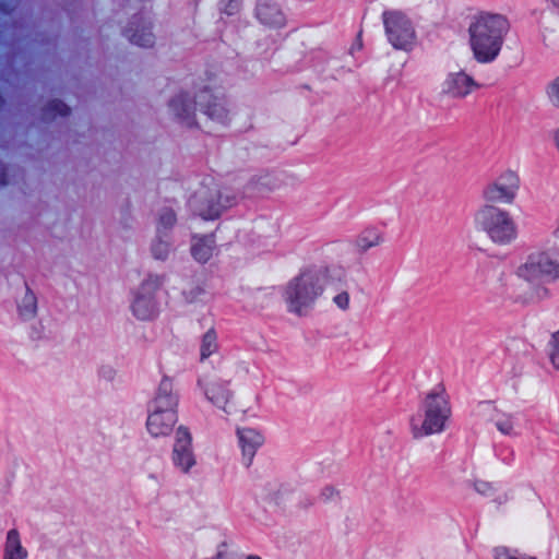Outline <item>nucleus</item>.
<instances>
[{
    "label": "nucleus",
    "instance_id": "f257e3e1",
    "mask_svg": "<svg viewBox=\"0 0 559 559\" xmlns=\"http://www.w3.org/2000/svg\"><path fill=\"white\" fill-rule=\"evenodd\" d=\"M169 110L182 122L195 123L209 131L226 126L231 119L226 99L211 90L200 91L193 99L187 94H178L170 100Z\"/></svg>",
    "mask_w": 559,
    "mask_h": 559
},
{
    "label": "nucleus",
    "instance_id": "f03ea898",
    "mask_svg": "<svg viewBox=\"0 0 559 559\" xmlns=\"http://www.w3.org/2000/svg\"><path fill=\"white\" fill-rule=\"evenodd\" d=\"M335 274V267L313 266L290 280L283 292L288 311L299 316L306 314L325 288L333 283Z\"/></svg>",
    "mask_w": 559,
    "mask_h": 559
},
{
    "label": "nucleus",
    "instance_id": "7ed1b4c3",
    "mask_svg": "<svg viewBox=\"0 0 559 559\" xmlns=\"http://www.w3.org/2000/svg\"><path fill=\"white\" fill-rule=\"evenodd\" d=\"M450 395L443 385H437L421 399L419 406L408 418V430L414 439H423L443 432L451 419Z\"/></svg>",
    "mask_w": 559,
    "mask_h": 559
},
{
    "label": "nucleus",
    "instance_id": "20e7f679",
    "mask_svg": "<svg viewBox=\"0 0 559 559\" xmlns=\"http://www.w3.org/2000/svg\"><path fill=\"white\" fill-rule=\"evenodd\" d=\"M179 393L175 381L165 376L146 405V432L154 439L168 437L178 423Z\"/></svg>",
    "mask_w": 559,
    "mask_h": 559
},
{
    "label": "nucleus",
    "instance_id": "39448f33",
    "mask_svg": "<svg viewBox=\"0 0 559 559\" xmlns=\"http://www.w3.org/2000/svg\"><path fill=\"white\" fill-rule=\"evenodd\" d=\"M509 22L501 14L480 12L469 25V45L474 58L480 63L496 60L509 31Z\"/></svg>",
    "mask_w": 559,
    "mask_h": 559
},
{
    "label": "nucleus",
    "instance_id": "423d86ee",
    "mask_svg": "<svg viewBox=\"0 0 559 559\" xmlns=\"http://www.w3.org/2000/svg\"><path fill=\"white\" fill-rule=\"evenodd\" d=\"M519 278L532 285L527 301H539L548 297L549 292L543 281L559 278V252L552 249L535 251L518 266Z\"/></svg>",
    "mask_w": 559,
    "mask_h": 559
},
{
    "label": "nucleus",
    "instance_id": "0eeeda50",
    "mask_svg": "<svg viewBox=\"0 0 559 559\" xmlns=\"http://www.w3.org/2000/svg\"><path fill=\"white\" fill-rule=\"evenodd\" d=\"M475 222L495 243L508 245L518 236V227L512 215L500 207H480L475 215Z\"/></svg>",
    "mask_w": 559,
    "mask_h": 559
},
{
    "label": "nucleus",
    "instance_id": "6e6552de",
    "mask_svg": "<svg viewBox=\"0 0 559 559\" xmlns=\"http://www.w3.org/2000/svg\"><path fill=\"white\" fill-rule=\"evenodd\" d=\"M384 33L395 49L411 52L417 46L418 37L413 19L400 10H386L382 14Z\"/></svg>",
    "mask_w": 559,
    "mask_h": 559
},
{
    "label": "nucleus",
    "instance_id": "1a4fd4ad",
    "mask_svg": "<svg viewBox=\"0 0 559 559\" xmlns=\"http://www.w3.org/2000/svg\"><path fill=\"white\" fill-rule=\"evenodd\" d=\"M162 278L157 275L148 276L131 294L130 310L132 314L142 321L154 319L160 307Z\"/></svg>",
    "mask_w": 559,
    "mask_h": 559
},
{
    "label": "nucleus",
    "instance_id": "9d476101",
    "mask_svg": "<svg viewBox=\"0 0 559 559\" xmlns=\"http://www.w3.org/2000/svg\"><path fill=\"white\" fill-rule=\"evenodd\" d=\"M170 460L175 469L182 475H191L198 467L192 433L186 426H178L175 431Z\"/></svg>",
    "mask_w": 559,
    "mask_h": 559
},
{
    "label": "nucleus",
    "instance_id": "9b49d317",
    "mask_svg": "<svg viewBox=\"0 0 559 559\" xmlns=\"http://www.w3.org/2000/svg\"><path fill=\"white\" fill-rule=\"evenodd\" d=\"M520 186L519 174L506 169L484 188L483 198L491 203L512 204L519 193Z\"/></svg>",
    "mask_w": 559,
    "mask_h": 559
},
{
    "label": "nucleus",
    "instance_id": "f8f14e48",
    "mask_svg": "<svg viewBox=\"0 0 559 559\" xmlns=\"http://www.w3.org/2000/svg\"><path fill=\"white\" fill-rule=\"evenodd\" d=\"M198 386L213 406L227 415L234 413V394L226 382L215 377L206 376L198 380Z\"/></svg>",
    "mask_w": 559,
    "mask_h": 559
},
{
    "label": "nucleus",
    "instance_id": "ddd939ff",
    "mask_svg": "<svg viewBox=\"0 0 559 559\" xmlns=\"http://www.w3.org/2000/svg\"><path fill=\"white\" fill-rule=\"evenodd\" d=\"M476 87L473 78L463 71L449 72L441 84L442 93L453 98H464Z\"/></svg>",
    "mask_w": 559,
    "mask_h": 559
},
{
    "label": "nucleus",
    "instance_id": "4468645a",
    "mask_svg": "<svg viewBox=\"0 0 559 559\" xmlns=\"http://www.w3.org/2000/svg\"><path fill=\"white\" fill-rule=\"evenodd\" d=\"M480 411L488 416L489 420L503 436L516 437L520 433L518 420L513 414L503 412L490 403H484Z\"/></svg>",
    "mask_w": 559,
    "mask_h": 559
},
{
    "label": "nucleus",
    "instance_id": "2eb2a0df",
    "mask_svg": "<svg viewBox=\"0 0 559 559\" xmlns=\"http://www.w3.org/2000/svg\"><path fill=\"white\" fill-rule=\"evenodd\" d=\"M258 21L270 29H280L286 25V15L273 0H260L255 8Z\"/></svg>",
    "mask_w": 559,
    "mask_h": 559
},
{
    "label": "nucleus",
    "instance_id": "dca6fc26",
    "mask_svg": "<svg viewBox=\"0 0 559 559\" xmlns=\"http://www.w3.org/2000/svg\"><path fill=\"white\" fill-rule=\"evenodd\" d=\"M238 445L246 463H251L259 448L264 443L263 433L252 427H240L236 430Z\"/></svg>",
    "mask_w": 559,
    "mask_h": 559
},
{
    "label": "nucleus",
    "instance_id": "f3484780",
    "mask_svg": "<svg viewBox=\"0 0 559 559\" xmlns=\"http://www.w3.org/2000/svg\"><path fill=\"white\" fill-rule=\"evenodd\" d=\"M29 551L24 545L21 532L17 528H10L5 533L2 548V559H28Z\"/></svg>",
    "mask_w": 559,
    "mask_h": 559
},
{
    "label": "nucleus",
    "instance_id": "a211bd4d",
    "mask_svg": "<svg viewBox=\"0 0 559 559\" xmlns=\"http://www.w3.org/2000/svg\"><path fill=\"white\" fill-rule=\"evenodd\" d=\"M16 311L23 322H31L37 317V297L27 286L16 299Z\"/></svg>",
    "mask_w": 559,
    "mask_h": 559
},
{
    "label": "nucleus",
    "instance_id": "6ab92c4d",
    "mask_svg": "<svg viewBox=\"0 0 559 559\" xmlns=\"http://www.w3.org/2000/svg\"><path fill=\"white\" fill-rule=\"evenodd\" d=\"M215 239L212 235L193 236L191 239V254L198 262H207L215 252Z\"/></svg>",
    "mask_w": 559,
    "mask_h": 559
},
{
    "label": "nucleus",
    "instance_id": "aec40b11",
    "mask_svg": "<svg viewBox=\"0 0 559 559\" xmlns=\"http://www.w3.org/2000/svg\"><path fill=\"white\" fill-rule=\"evenodd\" d=\"M127 35L133 44L141 47H151L154 44L151 24L143 21L134 22L127 31Z\"/></svg>",
    "mask_w": 559,
    "mask_h": 559
},
{
    "label": "nucleus",
    "instance_id": "412c9836",
    "mask_svg": "<svg viewBox=\"0 0 559 559\" xmlns=\"http://www.w3.org/2000/svg\"><path fill=\"white\" fill-rule=\"evenodd\" d=\"M190 205L203 219H215L221 215L222 211L226 209V206H223L221 203L214 204L212 200L203 201L199 197H194Z\"/></svg>",
    "mask_w": 559,
    "mask_h": 559
},
{
    "label": "nucleus",
    "instance_id": "4be33fe9",
    "mask_svg": "<svg viewBox=\"0 0 559 559\" xmlns=\"http://www.w3.org/2000/svg\"><path fill=\"white\" fill-rule=\"evenodd\" d=\"M382 242L383 235L374 227L364 229L355 240L357 249L364 252L380 246Z\"/></svg>",
    "mask_w": 559,
    "mask_h": 559
},
{
    "label": "nucleus",
    "instance_id": "5701e85b",
    "mask_svg": "<svg viewBox=\"0 0 559 559\" xmlns=\"http://www.w3.org/2000/svg\"><path fill=\"white\" fill-rule=\"evenodd\" d=\"M218 350L217 333L214 329L207 330L200 343V357L205 360Z\"/></svg>",
    "mask_w": 559,
    "mask_h": 559
},
{
    "label": "nucleus",
    "instance_id": "b1692460",
    "mask_svg": "<svg viewBox=\"0 0 559 559\" xmlns=\"http://www.w3.org/2000/svg\"><path fill=\"white\" fill-rule=\"evenodd\" d=\"M152 252L156 259H166L170 252V242L166 234H158L152 245Z\"/></svg>",
    "mask_w": 559,
    "mask_h": 559
},
{
    "label": "nucleus",
    "instance_id": "393cba45",
    "mask_svg": "<svg viewBox=\"0 0 559 559\" xmlns=\"http://www.w3.org/2000/svg\"><path fill=\"white\" fill-rule=\"evenodd\" d=\"M211 559H239V556L230 542L223 540L217 544L215 554Z\"/></svg>",
    "mask_w": 559,
    "mask_h": 559
},
{
    "label": "nucleus",
    "instance_id": "a878e982",
    "mask_svg": "<svg viewBox=\"0 0 559 559\" xmlns=\"http://www.w3.org/2000/svg\"><path fill=\"white\" fill-rule=\"evenodd\" d=\"M547 353L552 367L559 370V329L550 335Z\"/></svg>",
    "mask_w": 559,
    "mask_h": 559
},
{
    "label": "nucleus",
    "instance_id": "bb28decb",
    "mask_svg": "<svg viewBox=\"0 0 559 559\" xmlns=\"http://www.w3.org/2000/svg\"><path fill=\"white\" fill-rule=\"evenodd\" d=\"M546 96L552 106L559 108V78L554 79L547 84Z\"/></svg>",
    "mask_w": 559,
    "mask_h": 559
},
{
    "label": "nucleus",
    "instance_id": "cd10ccee",
    "mask_svg": "<svg viewBox=\"0 0 559 559\" xmlns=\"http://www.w3.org/2000/svg\"><path fill=\"white\" fill-rule=\"evenodd\" d=\"M332 301L342 311H347L350 308V295L347 290L337 292Z\"/></svg>",
    "mask_w": 559,
    "mask_h": 559
},
{
    "label": "nucleus",
    "instance_id": "c85d7f7f",
    "mask_svg": "<svg viewBox=\"0 0 559 559\" xmlns=\"http://www.w3.org/2000/svg\"><path fill=\"white\" fill-rule=\"evenodd\" d=\"M175 222L176 217L174 212L171 210L164 211L159 216L157 233L165 234V229L171 227L175 224Z\"/></svg>",
    "mask_w": 559,
    "mask_h": 559
},
{
    "label": "nucleus",
    "instance_id": "c756f323",
    "mask_svg": "<svg viewBox=\"0 0 559 559\" xmlns=\"http://www.w3.org/2000/svg\"><path fill=\"white\" fill-rule=\"evenodd\" d=\"M495 559H535L532 556L522 555L508 548H497Z\"/></svg>",
    "mask_w": 559,
    "mask_h": 559
},
{
    "label": "nucleus",
    "instance_id": "7c9ffc66",
    "mask_svg": "<svg viewBox=\"0 0 559 559\" xmlns=\"http://www.w3.org/2000/svg\"><path fill=\"white\" fill-rule=\"evenodd\" d=\"M340 491L333 486H325L320 491V498L324 502L334 501L338 498Z\"/></svg>",
    "mask_w": 559,
    "mask_h": 559
},
{
    "label": "nucleus",
    "instance_id": "2f4dec72",
    "mask_svg": "<svg viewBox=\"0 0 559 559\" xmlns=\"http://www.w3.org/2000/svg\"><path fill=\"white\" fill-rule=\"evenodd\" d=\"M475 490L483 496H490L493 492V486L489 481L477 479L474 483Z\"/></svg>",
    "mask_w": 559,
    "mask_h": 559
},
{
    "label": "nucleus",
    "instance_id": "473e14b6",
    "mask_svg": "<svg viewBox=\"0 0 559 559\" xmlns=\"http://www.w3.org/2000/svg\"><path fill=\"white\" fill-rule=\"evenodd\" d=\"M229 9L225 8L224 10L228 13V14H231L234 10H237L238 7H239V2L238 0H231L228 4Z\"/></svg>",
    "mask_w": 559,
    "mask_h": 559
},
{
    "label": "nucleus",
    "instance_id": "72a5a7b5",
    "mask_svg": "<svg viewBox=\"0 0 559 559\" xmlns=\"http://www.w3.org/2000/svg\"><path fill=\"white\" fill-rule=\"evenodd\" d=\"M243 559H263V558L257 554H248L243 557Z\"/></svg>",
    "mask_w": 559,
    "mask_h": 559
},
{
    "label": "nucleus",
    "instance_id": "f704fd0d",
    "mask_svg": "<svg viewBox=\"0 0 559 559\" xmlns=\"http://www.w3.org/2000/svg\"><path fill=\"white\" fill-rule=\"evenodd\" d=\"M555 5L559 7V0H550Z\"/></svg>",
    "mask_w": 559,
    "mask_h": 559
}]
</instances>
